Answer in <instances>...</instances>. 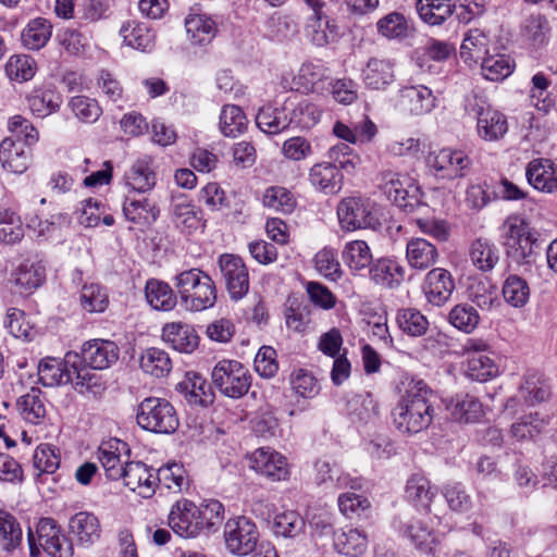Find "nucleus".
Segmentation results:
<instances>
[{
    "instance_id": "nucleus-1",
    "label": "nucleus",
    "mask_w": 557,
    "mask_h": 557,
    "mask_svg": "<svg viewBox=\"0 0 557 557\" xmlns=\"http://www.w3.org/2000/svg\"><path fill=\"white\" fill-rule=\"evenodd\" d=\"M433 392L423 381L412 382L392 411L401 433L414 434L430 426L434 417Z\"/></svg>"
},
{
    "instance_id": "nucleus-2",
    "label": "nucleus",
    "mask_w": 557,
    "mask_h": 557,
    "mask_svg": "<svg viewBox=\"0 0 557 557\" xmlns=\"http://www.w3.org/2000/svg\"><path fill=\"white\" fill-rule=\"evenodd\" d=\"M503 245L508 258L518 264H532L543 249L541 234L519 215H509L502 225Z\"/></svg>"
},
{
    "instance_id": "nucleus-3",
    "label": "nucleus",
    "mask_w": 557,
    "mask_h": 557,
    "mask_svg": "<svg viewBox=\"0 0 557 557\" xmlns=\"http://www.w3.org/2000/svg\"><path fill=\"white\" fill-rule=\"evenodd\" d=\"M175 286L182 304L190 311L211 308L216 300L212 278L199 269H190L176 276Z\"/></svg>"
},
{
    "instance_id": "nucleus-4",
    "label": "nucleus",
    "mask_w": 557,
    "mask_h": 557,
    "mask_svg": "<svg viewBox=\"0 0 557 557\" xmlns=\"http://www.w3.org/2000/svg\"><path fill=\"white\" fill-rule=\"evenodd\" d=\"M137 423L143 429L161 434H171L178 428L174 407L165 399L148 397L138 407Z\"/></svg>"
},
{
    "instance_id": "nucleus-5",
    "label": "nucleus",
    "mask_w": 557,
    "mask_h": 557,
    "mask_svg": "<svg viewBox=\"0 0 557 557\" xmlns=\"http://www.w3.org/2000/svg\"><path fill=\"white\" fill-rule=\"evenodd\" d=\"M213 386L224 396L240 398L246 395L251 385V375L237 360H221L211 372Z\"/></svg>"
},
{
    "instance_id": "nucleus-6",
    "label": "nucleus",
    "mask_w": 557,
    "mask_h": 557,
    "mask_svg": "<svg viewBox=\"0 0 557 557\" xmlns=\"http://www.w3.org/2000/svg\"><path fill=\"white\" fill-rule=\"evenodd\" d=\"M339 225L345 231L376 230L381 223L374 203L362 197H347L337 206Z\"/></svg>"
},
{
    "instance_id": "nucleus-7",
    "label": "nucleus",
    "mask_w": 557,
    "mask_h": 557,
    "mask_svg": "<svg viewBox=\"0 0 557 557\" xmlns=\"http://www.w3.org/2000/svg\"><path fill=\"white\" fill-rule=\"evenodd\" d=\"M466 110L476 119L478 134L487 141L498 140L508 129L506 116L488 106L484 99L473 96L469 98Z\"/></svg>"
},
{
    "instance_id": "nucleus-8",
    "label": "nucleus",
    "mask_w": 557,
    "mask_h": 557,
    "mask_svg": "<svg viewBox=\"0 0 557 557\" xmlns=\"http://www.w3.org/2000/svg\"><path fill=\"white\" fill-rule=\"evenodd\" d=\"M224 539L231 554L246 556L256 549L259 532L250 519L242 516L226 522Z\"/></svg>"
},
{
    "instance_id": "nucleus-9",
    "label": "nucleus",
    "mask_w": 557,
    "mask_h": 557,
    "mask_svg": "<svg viewBox=\"0 0 557 557\" xmlns=\"http://www.w3.org/2000/svg\"><path fill=\"white\" fill-rule=\"evenodd\" d=\"M382 181L385 195L404 211L412 212L420 206L419 189L408 175L388 171L382 174Z\"/></svg>"
},
{
    "instance_id": "nucleus-10",
    "label": "nucleus",
    "mask_w": 557,
    "mask_h": 557,
    "mask_svg": "<svg viewBox=\"0 0 557 557\" xmlns=\"http://www.w3.org/2000/svg\"><path fill=\"white\" fill-rule=\"evenodd\" d=\"M39 546L51 557H73L74 546L52 518H41L36 525Z\"/></svg>"
},
{
    "instance_id": "nucleus-11",
    "label": "nucleus",
    "mask_w": 557,
    "mask_h": 557,
    "mask_svg": "<svg viewBox=\"0 0 557 557\" xmlns=\"http://www.w3.org/2000/svg\"><path fill=\"white\" fill-rule=\"evenodd\" d=\"M219 267L231 297L243 298L249 289V275L242 258L224 253L219 258Z\"/></svg>"
},
{
    "instance_id": "nucleus-12",
    "label": "nucleus",
    "mask_w": 557,
    "mask_h": 557,
    "mask_svg": "<svg viewBox=\"0 0 557 557\" xmlns=\"http://www.w3.org/2000/svg\"><path fill=\"white\" fill-rule=\"evenodd\" d=\"M395 106L403 114L419 116L435 108L436 97L424 85L407 86L400 89Z\"/></svg>"
},
{
    "instance_id": "nucleus-13",
    "label": "nucleus",
    "mask_w": 557,
    "mask_h": 557,
    "mask_svg": "<svg viewBox=\"0 0 557 557\" xmlns=\"http://www.w3.org/2000/svg\"><path fill=\"white\" fill-rule=\"evenodd\" d=\"M198 507L190 500L176 502L169 515V527L184 539L196 537L201 531Z\"/></svg>"
},
{
    "instance_id": "nucleus-14",
    "label": "nucleus",
    "mask_w": 557,
    "mask_h": 557,
    "mask_svg": "<svg viewBox=\"0 0 557 557\" xmlns=\"http://www.w3.org/2000/svg\"><path fill=\"white\" fill-rule=\"evenodd\" d=\"M123 454L128 458L129 449L127 444L121 440L110 438L100 444L97 458L109 480H119L123 475L125 462H128L122 460Z\"/></svg>"
},
{
    "instance_id": "nucleus-15",
    "label": "nucleus",
    "mask_w": 557,
    "mask_h": 557,
    "mask_svg": "<svg viewBox=\"0 0 557 557\" xmlns=\"http://www.w3.org/2000/svg\"><path fill=\"white\" fill-rule=\"evenodd\" d=\"M156 478L157 474L153 473V469L141 461L125 462L124 472L121 476L129 490L137 492L144 498H149L156 493Z\"/></svg>"
},
{
    "instance_id": "nucleus-16",
    "label": "nucleus",
    "mask_w": 557,
    "mask_h": 557,
    "mask_svg": "<svg viewBox=\"0 0 557 557\" xmlns=\"http://www.w3.org/2000/svg\"><path fill=\"white\" fill-rule=\"evenodd\" d=\"M428 162L431 168L447 178L463 176L465 171L470 166V159L463 151L449 148L430 153Z\"/></svg>"
},
{
    "instance_id": "nucleus-17",
    "label": "nucleus",
    "mask_w": 557,
    "mask_h": 557,
    "mask_svg": "<svg viewBox=\"0 0 557 557\" xmlns=\"http://www.w3.org/2000/svg\"><path fill=\"white\" fill-rule=\"evenodd\" d=\"M422 289L430 304L442 306L450 298L455 282L448 270L433 268L426 273Z\"/></svg>"
},
{
    "instance_id": "nucleus-18",
    "label": "nucleus",
    "mask_w": 557,
    "mask_h": 557,
    "mask_svg": "<svg viewBox=\"0 0 557 557\" xmlns=\"http://www.w3.org/2000/svg\"><path fill=\"white\" fill-rule=\"evenodd\" d=\"M82 361L94 370L110 368L119 359L120 349L112 341L94 339L84 344Z\"/></svg>"
},
{
    "instance_id": "nucleus-19",
    "label": "nucleus",
    "mask_w": 557,
    "mask_h": 557,
    "mask_svg": "<svg viewBox=\"0 0 557 557\" xmlns=\"http://www.w3.org/2000/svg\"><path fill=\"white\" fill-rule=\"evenodd\" d=\"M69 531L78 546L87 548L100 540L101 524L92 512L79 511L70 518Z\"/></svg>"
},
{
    "instance_id": "nucleus-20",
    "label": "nucleus",
    "mask_w": 557,
    "mask_h": 557,
    "mask_svg": "<svg viewBox=\"0 0 557 557\" xmlns=\"http://www.w3.org/2000/svg\"><path fill=\"white\" fill-rule=\"evenodd\" d=\"M77 354H66L65 360L46 358L39 362L38 375L44 386H57L74 381L72 375L73 359H78Z\"/></svg>"
},
{
    "instance_id": "nucleus-21",
    "label": "nucleus",
    "mask_w": 557,
    "mask_h": 557,
    "mask_svg": "<svg viewBox=\"0 0 557 557\" xmlns=\"http://www.w3.org/2000/svg\"><path fill=\"white\" fill-rule=\"evenodd\" d=\"M251 468L274 481L285 480L288 476L286 458L269 448H259L250 457Z\"/></svg>"
},
{
    "instance_id": "nucleus-22",
    "label": "nucleus",
    "mask_w": 557,
    "mask_h": 557,
    "mask_svg": "<svg viewBox=\"0 0 557 557\" xmlns=\"http://www.w3.org/2000/svg\"><path fill=\"white\" fill-rule=\"evenodd\" d=\"M525 176L539 191L552 194L557 190V165L548 159L532 160L525 169Z\"/></svg>"
},
{
    "instance_id": "nucleus-23",
    "label": "nucleus",
    "mask_w": 557,
    "mask_h": 557,
    "mask_svg": "<svg viewBox=\"0 0 557 557\" xmlns=\"http://www.w3.org/2000/svg\"><path fill=\"white\" fill-rule=\"evenodd\" d=\"M32 160L30 148L26 147L21 140L4 138L0 144V162L4 170L22 174Z\"/></svg>"
},
{
    "instance_id": "nucleus-24",
    "label": "nucleus",
    "mask_w": 557,
    "mask_h": 557,
    "mask_svg": "<svg viewBox=\"0 0 557 557\" xmlns=\"http://www.w3.org/2000/svg\"><path fill=\"white\" fill-rule=\"evenodd\" d=\"M437 247L422 237H413L406 245V259L408 264L419 271L431 269L438 261Z\"/></svg>"
},
{
    "instance_id": "nucleus-25",
    "label": "nucleus",
    "mask_w": 557,
    "mask_h": 557,
    "mask_svg": "<svg viewBox=\"0 0 557 557\" xmlns=\"http://www.w3.org/2000/svg\"><path fill=\"white\" fill-rule=\"evenodd\" d=\"M162 339L180 352L190 354L199 345L195 329L183 322L168 323L162 329Z\"/></svg>"
},
{
    "instance_id": "nucleus-26",
    "label": "nucleus",
    "mask_w": 557,
    "mask_h": 557,
    "mask_svg": "<svg viewBox=\"0 0 557 557\" xmlns=\"http://www.w3.org/2000/svg\"><path fill=\"white\" fill-rule=\"evenodd\" d=\"M450 418L459 423H475L483 417L480 400L470 394H460L453 397L446 405Z\"/></svg>"
},
{
    "instance_id": "nucleus-27",
    "label": "nucleus",
    "mask_w": 557,
    "mask_h": 557,
    "mask_svg": "<svg viewBox=\"0 0 557 557\" xmlns=\"http://www.w3.org/2000/svg\"><path fill=\"white\" fill-rule=\"evenodd\" d=\"M120 34L124 44L133 49L149 52L154 47L156 34L145 23L127 21L122 25Z\"/></svg>"
},
{
    "instance_id": "nucleus-28",
    "label": "nucleus",
    "mask_w": 557,
    "mask_h": 557,
    "mask_svg": "<svg viewBox=\"0 0 557 557\" xmlns=\"http://www.w3.org/2000/svg\"><path fill=\"white\" fill-rule=\"evenodd\" d=\"M490 37L481 29H469L460 46V58L468 65L476 64L488 53Z\"/></svg>"
},
{
    "instance_id": "nucleus-29",
    "label": "nucleus",
    "mask_w": 557,
    "mask_h": 557,
    "mask_svg": "<svg viewBox=\"0 0 557 557\" xmlns=\"http://www.w3.org/2000/svg\"><path fill=\"white\" fill-rule=\"evenodd\" d=\"M16 408L26 422L35 425L42 423L47 416L45 396L37 387H32L21 396L16 401Z\"/></svg>"
},
{
    "instance_id": "nucleus-30",
    "label": "nucleus",
    "mask_w": 557,
    "mask_h": 557,
    "mask_svg": "<svg viewBox=\"0 0 557 557\" xmlns=\"http://www.w3.org/2000/svg\"><path fill=\"white\" fill-rule=\"evenodd\" d=\"M306 32L311 42L318 47H324L335 42L338 38V27L334 20L326 14L310 16Z\"/></svg>"
},
{
    "instance_id": "nucleus-31",
    "label": "nucleus",
    "mask_w": 557,
    "mask_h": 557,
    "mask_svg": "<svg viewBox=\"0 0 557 557\" xmlns=\"http://www.w3.org/2000/svg\"><path fill=\"white\" fill-rule=\"evenodd\" d=\"M417 12L420 18L431 25H442L456 9L454 0H417Z\"/></svg>"
},
{
    "instance_id": "nucleus-32",
    "label": "nucleus",
    "mask_w": 557,
    "mask_h": 557,
    "mask_svg": "<svg viewBox=\"0 0 557 557\" xmlns=\"http://www.w3.org/2000/svg\"><path fill=\"white\" fill-rule=\"evenodd\" d=\"M335 549L346 556L362 555L368 547L367 534L357 528H347L334 533Z\"/></svg>"
},
{
    "instance_id": "nucleus-33",
    "label": "nucleus",
    "mask_w": 557,
    "mask_h": 557,
    "mask_svg": "<svg viewBox=\"0 0 557 557\" xmlns=\"http://www.w3.org/2000/svg\"><path fill=\"white\" fill-rule=\"evenodd\" d=\"M309 181L325 194L337 193L342 186V175L337 165L330 162L314 164L310 170Z\"/></svg>"
},
{
    "instance_id": "nucleus-34",
    "label": "nucleus",
    "mask_w": 557,
    "mask_h": 557,
    "mask_svg": "<svg viewBox=\"0 0 557 557\" xmlns=\"http://www.w3.org/2000/svg\"><path fill=\"white\" fill-rule=\"evenodd\" d=\"M175 226L186 234H191L202 225L201 210L185 199L177 198L172 205Z\"/></svg>"
},
{
    "instance_id": "nucleus-35",
    "label": "nucleus",
    "mask_w": 557,
    "mask_h": 557,
    "mask_svg": "<svg viewBox=\"0 0 557 557\" xmlns=\"http://www.w3.org/2000/svg\"><path fill=\"white\" fill-rule=\"evenodd\" d=\"M27 102L33 114L45 117L58 111L62 97L52 86L35 89L28 97Z\"/></svg>"
},
{
    "instance_id": "nucleus-36",
    "label": "nucleus",
    "mask_w": 557,
    "mask_h": 557,
    "mask_svg": "<svg viewBox=\"0 0 557 557\" xmlns=\"http://www.w3.org/2000/svg\"><path fill=\"white\" fill-rule=\"evenodd\" d=\"M123 213L133 223L148 225L157 220L160 211L156 203L146 197L140 199L127 197L123 205Z\"/></svg>"
},
{
    "instance_id": "nucleus-37",
    "label": "nucleus",
    "mask_w": 557,
    "mask_h": 557,
    "mask_svg": "<svg viewBox=\"0 0 557 557\" xmlns=\"http://www.w3.org/2000/svg\"><path fill=\"white\" fill-rule=\"evenodd\" d=\"M471 263L482 272L492 271L499 261L496 246L487 239H475L469 249Z\"/></svg>"
},
{
    "instance_id": "nucleus-38",
    "label": "nucleus",
    "mask_w": 557,
    "mask_h": 557,
    "mask_svg": "<svg viewBox=\"0 0 557 557\" xmlns=\"http://www.w3.org/2000/svg\"><path fill=\"white\" fill-rule=\"evenodd\" d=\"M46 269L40 262H24L12 274V281L21 293H32L45 281Z\"/></svg>"
},
{
    "instance_id": "nucleus-39",
    "label": "nucleus",
    "mask_w": 557,
    "mask_h": 557,
    "mask_svg": "<svg viewBox=\"0 0 557 557\" xmlns=\"http://www.w3.org/2000/svg\"><path fill=\"white\" fill-rule=\"evenodd\" d=\"M394 77V65L387 60L372 58L363 70V81L372 89L385 88Z\"/></svg>"
},
{
    "instance_id": "nucleus-40",
    "label": "nucleus",
    "mask_w": 557,
    "mask_h": 557,
    "mask_svg": "<svg viewBox=\"0 0 557 557\" xmlns=\"http://www.w3.org/2000/svg\"><path fill=\"white\" fill-rule=\"evenodd\" d=\"M185 27L194 45H207L216 34L215 23L202 14H189L185 20Z\"/></svg>"
},
{
    "instance_id": "nucleus-41",
    "label": "nucleus",
    "mask_w": 557,
    "mask_h": 557,
    "mask_svg": "<svg viewBox=\"0 0 557 557\" xmlns=\"http://www.w3.org/2000/svg\"><path fill=\"white\" fill-rule=\"evenodd\" d=\"M180 385L185 392L186 399L189 404L200 406L212 404L214 395L211 391V386L200 374L188 373L187 380Z\"/></svg>"
},
{
    "instance_id": "nucleus-42",
    "label": "nucleus",
    "mask_w": 557,
    "mask_h": 557,
    "mask_svg": "<svg viewBox=\"0 0 557 557\" xmlns=\"http://www.w3.org/2000/svg\"><path fill=\"white\" fill-rule=\"evenodd\" d=\"M146 299L156 310L170 311L176 306V296L169 284L149 280L145 288Z\"/></svg>"
},
{
    "instance_id": "nucleus-43",
    "label": "nucleus",
    "mask_w": 557,
    "mask_h": 557,
    "mask_svg": "<svg viewBox=\"0 0 557 557\" xmlns=\"http://www.w3.org/2000/svg\"><path fill=\"white\" fill-rule=\"evenodd\" d=\"M52 34V24L44 17L32 20L22 32L23 45L30 50L45 47Z\"/></svg>"
},
{
    "instance_id": "nucleus-44",
    "label": "nucleus",
    "mask_w": 557,
    "mask_h": 557,
    "mask_svg": "<svg viewBox=\"0 0 557 557\" xmlns=\"http://www.w3.org/2000/svg\"><path fill=\"white\" fill-rule=\"evenodd\" d=\"M434 495L430 481L423 474L414 473L407 480L405 497L408 502L429 508Z\"/></svg>"
},
{
    "instance_id": "nucleus-45",
    "label": "nucleus",
    "mask_w": 557,
    "mask_h": 557,
    "mask_svg": "<svg viewBox=\"0 0 557 557\" xmlns=\"http://www.w3.org/2000/svg\"><path fill=\"white\" fill-rule=\"evenodd\" d=\"M406 536L423 553H434L438 543L436 534L424 522L414 520L405 525Z\"/></svg>"
},
{
    "instance_id": "nucleus-46",
    "label": "nucleus",
    "mask_w": 557,
    "mask_h": 557,
    "mask_svg": "<svg viewBox=\"0 0 557 557\" xmlns=\"http://www.w3.org/2000/svg\"><path fill=\"white\" fill-rule=\"evenodd\" d=\"M465 373L473 381L486 382L496 377L499 369L488 355L471 356L465 362Z\"/></svg>"
},
{
    "instance_id": "nucleus-47",
    "label": "nucleus",
    "mask_w": 557,
    "mask_h": 557,
    "mask_svg": "<svg viewBox=\"0 0 557 557\" xmlns=\"http://www.w3.org/2000/svg\"><path fill=\"white\" fill-rule=\"evenodd\" d=\"M547 422L537 413H530L519 418L510 428L513 438L519 442L532 441L541 435L546 429Z\"/></svg>"
},
{
    "instance_id": "nucleus-48",
    "label": "nucleus",
    "mask_w": 557,
    "mask_h": 557,
    "mask_svg": "<svg viewBox=\"0 0 557 557\" xmlns=\"http://www.w3.org/2000/svg\"><path fill=\"white\" fill-rule=\"evenodd\" d=\"M345 264L354 271H360L372 263L370 247L364 240H351L345 244L342 251Z\"/></svg>"
},
{
    "instance_id": "nucleus-49",
    "label": "nucleus",
    "mask_w": 557,
    "mask_h": 557,
    "mask_svg": "<svg viewBox=\"0 0 557 557\" xmlns=\"http://www.w3.org/2000/svg\"><path fill=\"white\" fill-rule=\"evenodd\" d=\"M22 539V528L16 518L0 509V546L5 552H13L21 545Z\"/></svg>"
},
{
    "instance_id": "nucleus-50",
    "label": "nucleus",
    "mask_w": 557,
    "mask_h": 557,
    "mask_svg": "<svg viewBox=\"0 0 557 557\" xmlns=\"http://www.w3.org/2000/svg\"><path fill=\"white\" fill-rule=\"evenodd\" d=\"M140 367L146 372L156 377L168 375L172 369V362L168 355L159 348H148L140 357Z\"/></svg>"
},
{
    "instance_id": "nucleus-51",
    "label": "nucleus",
    "mask_w": 557,
    "mask_h": 557,
    "mask_svg": "<svg viewBox=\"0 0 557 557\" xmlns=\"http://www.w3.org/2000/svg\"><path fill=\"white\" fill-rule=\"evenodd\" d=\"M247 117L243 110L235 104L223 107L220 115V129L226 137H236L245 132Z\"/></svg>"
},
{
    "instance_id": "nucleus-52",
    "label": "nucleus",
    "mask_w": 557,
    "mask_h": 557,
    "mask_svg": "<svg viewBox=\"0 0 557 557\" xmlns=\"http://www.w3.org/2000/svg\"><path fill=\"white\" fill-rule=\"evenodd\" d=\"M513 70V63L511 59L502 53L487 54L481 61L482 75L493 82L503 81L511 74Z\"/></svg>"
},
{
    "instance_id": "nucleus-53",
    "label": "nucleus",
    "mask_w": 557,
    "mask_h": 557,
    "mask_svg": "<svg viewBox=\"0 0 557 557\" xmlns=\"http://www.w3.org/2000/svg\"><path fill=\"white\" fill-rule=\"evenodd\" d=\"M502 292L505 301L515 308L524 307L530 297L528 282L517 274H511L505 280Z\"/></svg>"
},
{
    "instance_id": "nucleus-54",
    "label": "nucleus",
    "mask_w": 557,
    "mask_h": 557,
    "mask_svg": "<svg viewBox=\"0 0 557 557\" xmlns=\"http://www.w3.org/2000/svg\"><path fill=\"white\" fill-rule=\"evenodd\" d=\"M399 329L409 336H422L429 329V321L416 308L399 309L396 317Z\"/></svg>"
},
{
    "instance_id": "nucleus-55",
    "label": "nucleus",
    "mask_w": 557,
    "mask_h": 557,
    "mask_svg": "<svg viewBox=\"0 0 557 557\" xmlns=\"http://www.w3.org/2000/svg\"><path fill=\"white\" fill-rule=\"evenodd\" d=\"M157 486H164L174 493H180L188 487L186 471L182 465L168 463L157 472Z\"/></svg>"
},
{
    "instance_id": "nucleus-56",
    "label": "nucleus",
    "mask_w": 557,
    "mask_h": 557,
    "mask_svg": "<svg viewBox=\"0 0 557 557\" xmlns=\"http://www.w3.org/2000/svg\"><path fill=\"white\" fill-rule=\"evenodd\" d=\"M79 301L86 312L101 313L108 308L109 297L103 287L91 283L83 286Z\"/></svg>"
},
{
    "instance_id": "nucleus-57",
    "label": "nucleus",
    "mask_w": 557,
    "mask_h": 557,
    "mask_svg": "<svg viewBox=\"0 0 557 557\" xmlns=\"http://www.w3.org/2000/svg\"><path fill=\"white\" fill-rule=\"evenodd\" d=\"M290 122L283 110L272 108H262L256 116L258 127L267 134H278L287 128Z\"/></svg>"
},
{
    "instance_id": "nucleus-58",
    "label": "nucleus",
    "mask_w": 557,
    "mask_h": 557,
    "mask_svg": "<svg viewBox=\"0 0 557 557\" xmlns=\"http://www.w3.org/2000/svg\"><path fill=\"white\" fill-rule=\"evenodd\" d=\"M24 237L21 218L9 209L0 210V242L15 244Z\"/></svg>"
},
{
    "instance_id": "nucleus-59",
    "label": "nucleus",
    "mask_w": 557,
    "mask_h": 557,
    "mask_svg": "<svg viewBox=\"0 0 557 557\" xmlns=\"http://www.w3.org/2000/svg\"><path fill=\"white\" fill-rule=\"evenodd\" d=\"M126 183L135 191L146 193L156 184L154 173L148 163L138 161L126 173Z\"/></svg>"
},
{
    "instance_id": "nucleus-60",
    "label": "nucleus",
    "mask_w": 557,
    "mask_h": 557,
    "mask_svg": "<svg viewBox=\"0 0 557 557\" xmlns=\"http://www.w3.org/2000/svg\"><path fill=\"white\" fill-rule=\"evenodd\" d=\"M263 205L282 213H290L296 207V200L285 187L273 186L265 190Z\"/></svg>"
},
{
    "instance_id": "nucleus-61",
    "label": "nucleus",
    "mask_w": 557,
    "mask_h": 557,
    "mask_svg": "<svg viewBox=\"0 0 557 557\" xmlns=\"http://www.w3.org/2000/svg\"><path fill=\"white\" fill-rule=\"evenodd\" d=\"M377 32L388 39L407 37L409 25L406 17L398 13L392 12L376 23Z\"/></svg>"
},
{
    "instance_id": "nucleus-62",
    "label": "nucleus",
    "mask_w": 557,
    "mask_h": 557,
    "mask_svg": "<svg viewBox=\"0 0 557 557\" xmlns=\"http://www.w3.org/2000/svg\"><path fill=\"white\" fill-rule=\"evenodd\" d=\"M520 395L529 405H535L548 399L550 387L542 377L529 375L520 387Z\"/></svg>"
},
{
    "instance_id": "nucleus-63",
    "label": "nucleus",
    "mask_w": 557,
    "mask_h": 557,
    "mask_svg": "<svg viewBox=\"0 0 557 557\" xmlns=\"http://www.w3.org/2000/svg\"><path fill=\"white\" fill-rule=\"evenodd\" d=\"M315 270L326 280L337 281L342 274V268L336 252L331 248H323L314 256Z\"/></svg>"
},
{
    "instance_id": "nucleus-64",
    "label": "nucleus",
    "mask_w": 557,
    "mask_h": 557,
    "mask_svg": "<svg viewBox=\"0 0 557 557\" xmlns=\"http://www.w3.org/2000/svg\"><path fill=\"white\" fill-rule=\"evenodd\" d=\"M448 319L456 329L465 333H471L480 321L478 311L466 304L455 306L450 310Z\"/></svg>"
}]
</instances>
